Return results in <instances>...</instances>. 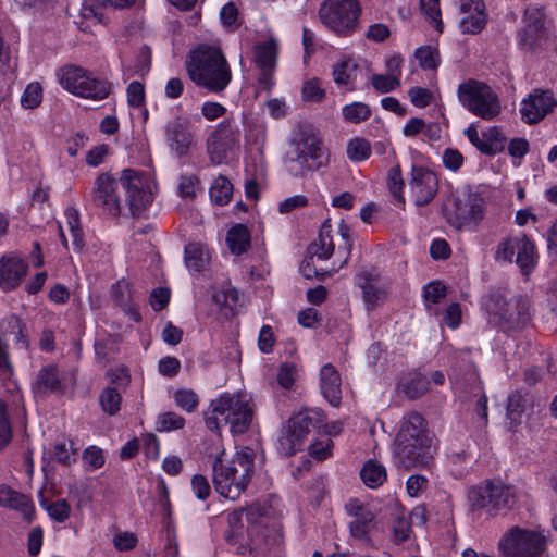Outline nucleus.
<instances>
[{"mask_svg": "<svg viewBox=\"0 0 557 557\" xmlns=\"http://www.w3.org/2000/svg\"><path fill=\"white\" fill-rule=\"evenodd\" d=\"M0 506L18 510L27 521H32L35 515L32 500L8 485H0Z\"/></svg>", "mask_w": 557, "mask_h": 557, "instance_id": "27", "label": "nucleus"}, {"mask_svg": "<svg viewBox=\"0 0 557 557\" xmlns=\"http://www.w3.org/2000/svg\"><path fill=\"white\" fill-rule=\"evenodd\" d=\"M458 99L473 114L491 120L500 112L497 95L485 83L469 79L458 86Z\"/></svg>", "mask_w": 557, "mask_h": 557, "instance_id": "7", "label": "nucleus"}, {"mask_svg": "<svg viewBox=\"0 0 557 557\" xmlns=\"http://www.w3.org/2000/svg\"><path fill=\"white\" fill-rule=\"evenodd\" d=\"M120 183L126 190V201L132 215H140L152 201L147 174L134 169H124Z\"/></svg>", "mask_w": 557, "mask_h": 557, "instance_id": "13", "label": "nucleus"}, {"mask_svg": "<svg viewBox=\"0 0 557 557\" xmlns=\"http://www.w3.org/2000/svg\"><path fill=\"white\" fill-rule=\"evenodd\" d=\"M189 58L187 71L196 85L212 92H221L228 86L232 72L220 47L199 45Z\"/></svg>", "mask_w": 557, "mask_h": 557, "instance_id": "2", "label": "nucleus"}, {"mask_svg": "<svg viewBox=\"0 0 557 557\" xmlns=\"http://www.w3.org/2000/svg\"><path fill=\"white\" fill-rule=\"evenodd\" d=\"M185 419L174 412V411H166L158 414L156 420V430L158 432H171L181 430L185 426Z\"/></svg>", "mask_w": 557, "mask_h": 557, "instance_id": "45", "label": "nucleus"}, {"mask_svg": "<svg viewBox=\"0 0 557 557\" xmlns=\"http://www.w3.org/2000/svg\"><path fill=\"white\" fill-rule=\"evenodd\" d=\"M463 134L484 154L494 156L505 149L506 137L497 127H491L480 136L476 127L472 124L463 131Z\"/></svg>", "mask_w": 557, "mask_h": 557, "instance_id": "22", "label": "nucleus"}, {"mask_svg": "<svg viewBox=\"0 0 557 557\" xmlns=\"http://www.w3.org/2000/svg\"><path fill=\"white\" fill-rule=\"evenodd\" d=\"M296 371L297 370L294 363H283L277 373L278 384L285 389L290 388L295 382Z\"/></svg>", "mask_w": 557, "mask_h": 557, "instance_id": "63", "label": "nucleus"}, {"mask_svg": "<svg viewBox=\"0 0 557 557\" xmlns=\"http://www.w3.org/2000/svg\"><path fill=\"white\" fill-rule=\"evenodd\" d=\"M209 255L205 246L199 243H189L184 248V261L186 267L195 272L202 271L209 263Z\"/></svg>", "mask_w": 557, "mask_h": 557, "instance_id": "32", "label": "nucleus"}, {"mask_svg": "<svg viewBox=\"0 0 557 557\" xmlns=\"http://www.w3.org/2000/svg\"><path fill=\"white\" fill-rule=\"evenodd\" d=\"M127 102L131 107L139 108L145 101V87L141 83L134 81L127 89Z\"/></svg>", "mask_w": 557, "mask_h": 557, "instance_id": "62", "label": "nucleus"}, {"mask_svg": "<svg viewBox=\"0 0 557 557\" xmlns=\"http://www.w3.org/2000/svg\"><path fill=\"white\" fill-rule=\"evenodd\" d=\"M408 186L414 203L422 207L434 199L438 190V180L431 170L412 165Z\"/></svg>", "mask_w": 557, "mask_h": 557, "instance_id": "17", "label": "nucleus"}, {"mask_svg": "<svg viewBox=\"0 0 557 557\" xmlns=\"http://www.w3.org/2000/svg\"><path fill=\"white\" fill-rule=\"evenodd\" d=\"M33 388L34 392L39 395L61 393L63 391V386L60 380L58 367L54 364H47L42 367L38 371Z\"/></svg>", "mask_w": 557, "mask_h": 557, "instance_id": "29", "label": "nucleus"}, {"mask_svg": "<svg viewBox=\"0 0 557 557\" xmlns=\"http://www.w3.org/2000/svg\"><path fill=\"white\" fill-rule=\"evenodd\" d=\"M277 58V44L269 39L255 46V62L259 69H274Z\"/></svg>", "mask_w": 557, "mask_h": 557, "instance_id": "35", "label": "nucleus"}, {"mask_svg": "<svg viewBox=\"0 0 557 557\" xmlns=\"http://www.w3.org/2000/svg\"><path fill=\"white\" fill-rule=\"evenodd\" d=\"M408 96L412 104L418 108H424L430 104L432 100V92L422 87H411L408 91Z\"/></svg>", "mask_w": 557, "mask_h": 557, "instance_id": "64", "label": "nucleus"}, {"mask_svg": "<svg viewBox=\"0 0 557 557\" xmlns=\"http://www.w3.org/2000/svg\"><path fill=\"white\" fill-rule=\"evenodd\" d=\"M498 317L497 322L506 332L524 329L531 319L529 306L525 302L516 304L515 308L500 312Z\"/></svg>", "mask_w": 557, "mask_h": 557, "instance_id": "28", "label": "nucleus"}, {"mask_svg": "<svg viewBox=\"0 0 557 557\" xmlns=\"http://www.w3.org/2000/svg\"><path fill=\"white\" fill-rule=\"evenodd\" d=\"M302 100L307 102H320L325 98V90L322 88L321 79L312 77L306 81L301 88Z\"/></svg>", "mask_w": 557, "mask_h": 557, "instance_id": "53", "label": "nucleus"}, {"mask_svg": "<svg viewBox=\"0 0 557 557\" xmlns=\"http://www.w3.org/2000/svg\"><path fill=\"white\" fill-rule=\"evenodd\" d=\"M27 274V263L17 255L9 253L0 259V288L12 290Z\"/></svg>", "mask_w": 557, "mask_h": 557, "instance_id": "23", "label": "nucleus"}, {"mask_svg": "<svg viewBox=\"0 0 557 557\" xmlns=\"http://www.w3.org/2000/svg\"><path fill=\"white\" fill-rule=\"evenodd\" d=\"M320 387L323 397L334 407L342 400L341 376L331 363L324 364L320 370Z\"/></svg>", "mask_w": 557, "mask_h": 557, "instance_id": "26", "label": "nucleus"}, {"mask_svg": "<svg viewBox=\"0 0 557 557\" xmlns=\"http://www.w3.org/2000/svg\"><path fill=\"white\" fill-rule=\"evenodd\" d=\"M233 185L230 180L225 176H218L212 186L210 187L209 194L211 200L220 206L228 203L232 197Z\"/></svg>", "mask_w": 557, "mask_h": 557, "instance_id": "41", "label": "nucleus"}, {"mask_svg": "<svg viewBox=\"0 0 557 557\" xmlns=\"http://www.w3.org/2000/svg\"><path fill=\"white\" fill-rule=\"evenodd\" d=\"M387 186L393 198L398 202V205H405V198L403 195L404 180L401 177V170L399 165L393 166L388 171L387 175Z\"/></svg>", "mask_w": 557, "mask_h": 557, "instance_id": "52", "label": "nucleus"}, {"mask_svg": "<svg viewBox=\"0 0 557 557\" xmlns=\"http://www.w3.org/2000/svg\"><path fill=\"white\" fill-rule=\"evenodd\" d=\"M432 441L424 418L416 411L406 414L394 442L396 466L405 470L426 468L433 459Z\"/></svg>", "mask_w": 557, "mask_h": 557, "instance_id": "1", "label": "nucleus"}, {"mask_svg": "<svg viewBox=\"0 0 557 557\" xmlns=\"http://www.w3.org/2000/svg\"><path fill=\"white\" fill-rule=\"evenodd\" d=\"M360 476L368 487L376 488L385 482L387 474L383 465L374 460H368L361 468Z\"/></svg>", "mask_w": 557, "mask_h": 557, "instance_id": "36", "label": "nucleus"}, {"mask_svg": "<svg viewBox=\"0 0 557 557\" xmlns=\"http://www.w3.org/2000/svg\"><path fill=\"white\" fill-rule=\"evenodd\" d=\"M467 496L472 512H484L491 518L512 510L518 499L515 486L500 480H485L471 486Z\"/></svg>", "mask_w": 557, "mask_h": 557, "instance_id": "4", "label": "nucleus"}, {"mask_svg": "<svg viewBox=\"0 0 557 557\" xmlns=\"http://www.w3.org/2000/svg\"><path fill=\"white\" fill-rule=\"evenodd\" d=\"M210 409L221 414L233 434H243L250 426L252 410L248 400L239 395L223 394L211 401Z\"/></svg>", "mask_w": 557, "mask_h": 557, "instance_id": "11", "label": "nucleus"}, {"mask_svg": "<svg viewBox=\"0 0 557 557\" xmlns=\"http://www.w3.org/2000/svg\"><path fill=\"white\" fill-rule=\"evenodd\" d=\"M294 149L286 153L284 163L286 170L294 176H299L311 171L307 157L304 154L296 138L293 140Z\"/></svg>", "mask_w": 557, "mask_h": 557, "instance_id": "34", "label": "nucleus"}, {"mask_svg": "<svg viewBox=\"0 0 557 557\" xmlns=\"http://www.w3.org/2000/svg\"><path fill=\"white\" fill-rule=\"evenodd\" d=\"M174 403L182 410L190 413L196 410L199 405V397L193 389L180 388L173 394Z\"/></svg>", "mask_w": 557, "mask_h": 557, "instance_id": "51", "label": "nucleus"}, {"mask_svg": "<svg viewBox=\"0 0 557 557\" xmlns=\"http://www.w3.org/2000/svg\"><path fill=\"white\" fill-rule=\"evenodd\" d=\"M443 165L453 172H457L463 164V156L458 149L446 148L442 154Z\"/></svg>", "mask_w": 557, "mask_h": 557, "instance_id": "58", "label": "nucleus"}, {"mask_svg": "<svg viewBox=\"0 0 557 557\" xmlns=\"http://www.w3.org/2000/svg\"><path fill=\"white\" fill-rule=\"evenodd\" d=\"M444 216L456 230H475L485 215L484 198L472 190H466L446 203Z\"/></svg>", "mask_w": 557, "mask_h": 557, "instance_id": "5", "label": "nucleus"}, {"mask_svg": "<svg viewBox=\"0 0 557 557\" xmlns=\"http://www.w3.org/2000/svg\"><path fill=\"white\" fill-rule=\"evenodd\" d=\"M304 441L287 423V426L281 431L277 438V450L284 456L294 455L297 450L301 449Z\"/></svg>", "mask_w": 557, "mask_h": 557, "instance_id": "37", "label": "nucleus"}, {"mask_svg": "<svg viewBox=\"0 0 557 557\" xmlns=\"http://www.w3.org/2000/svg\"><path fill=\"white\" fill-rule=\"evenodd\" d=\"M373 88L381 94H386L395 90L400 86V81L396 76L373 74L371 77Z\"/></svg>", "mask_w": 557, "mask_h": 557, "instance_id": "57", "label": "nucleus"}, {"mask_svg": "<svg viewBox=\"0 0 557 557\" xmlns=\"http://www.w3.org/2000/svg\"><path fill=\"white\" fill-rule=\"evenodd\" d=\"M191 490L198 499L205 500L211 494V486L208 479L202 474H195L191 478Z\"/></svg>", "mask_w": 557, "mask_h": 557, "instance_id": "61", "label": "nucleus"}, {"mask_svg": "<svg viewBox=\"0 0 557 557\" xmlns=\"http://www.w3.org/2000/svg\"><path fill=\"white\" fill-rule=\"evenodd\" d=\"M403 393L409 399L421 397L429 389V380L421 373H413L403 383Z\"/></svg>", "mask_w": 557, "mask_h": 557, "instance_id": "42", "label": "nucleus"}, {"mask_svg": "<svg viewBox=\"0 0 557 557\" xmlns=\"http://www.w3.org/2000/svg\"><path fill=\"white\" fill-rule=\"evenodd\" d=\"M525 404L527 395H523L520 391L509 394L507 399V417L511 421L518 420L524 412Z\"/></svg>", "mask_w": 557, "mask_h": 557, "instance_id": "55", "label": "nucleus"}, {"mask_svg": "<svg viewBox=\"0 0 557 557\" xmlns=\"http://www.w3.org/2000/svg\"><path fill=\"white\" fill-rule=\"evenodd\" d=\"M42 100V88L39 83H30L26 86L22 97L21 104L25 109L37 108Z\"/></svg>", "mask_w": 557, "mask_h": 557, "instance_id": "56", "label": "nucleus"}, {"mask_svg": "<svg viewBox=\"0 0 557 557\" xmlns=\"http://www.w3.org/2000/svg\"><path fill=\"white\" fill-rule=\"evenodd\" d=\"M515 262L523 275H529L535 268L537 261L536 246L525 234L509 236L502 239L495 251V260Z\"/></svg>", "mask_w": 557, "mask_h": 557, "instance_id": "9", "label": "nucleus"}, {"mask_svg": "<svg viewBox=\"0 0 557 557\" xmlns=\"http://www.w3.org/2000/svg\"><path fill=\"white\" fill-rule=\"evenodd\" d=\"M111 297L113 301L120 306L123 311L128 313L135 321L140 320V314L134 307L132 299L131 285L127 281H117L111 287Z\"/></svg>", "mask_w": 557, "mask_h": 557, "instance_id": "30", "label": "nucleus"}, {"mask_svg": "<svg viewBox=\"0 0 557 557\" xmlns=\"http://www.w3.org/2000/svg\"><path fill=\"white\" fill-rule=\"evenodd\" d=\"M331 232V220L327 219L322 223L318 238L308 246L307 256L299 268L300 273L306 278H323L325 275H331L336 272V269L333 268L331 271L320 273L313 265L314 258L318 260H327L334 253V243Z\"/></svg>", "mask_w": 557, "mask_h": 557, "instance_id": "12", "label": "nucleus"}, {"mask_svg": "<svg viewBox=\"0 0 557 557\" xmlns=\"http://www.w3.org/2000/svg\"><path fill=\"white\" fill-rule=\"evenodd\" d=\"M343 117L345 121L354 124L367 121L371 116V109L363 102H352L343 108Z\"/></svg>", "mask_w": 557, "mask_h": 557, "instance_id": "46", "label": "nucleus"}, {"mask_svg": "<svg viewBox=\"0 0 557 557\" xmlns=\"http://www.w3.org/2000/svg\"><path fill=\"white\" fill-rule=\"evenodd\" d=\"M117 181L109 173H101L95 180L91 200L112 216L121 214V199L116 191Z\"/></svg>", "mask_w": 557, "mask_h": 557, "instance_id": "18", "label": "nucleus"}, {"mask_svg": "<svg viewBox=\"0 0 557 557\" xmlns=\"http://www.w3.org/2000/svg\"><path fill=\"white\" fill-rule=\"evenodd\" d=\"M355 283L362 292V300L367 311L374 310L388 297L389 285L382 280L374 269H362L356 274Z\"/></svg>", "mask_w": 557, "mask_h": 557, "instance_id": "16", "label": "nucleus"}, {"mask_svg": "<svg viewBox=\"0 0 557 557\" xmlns=\"http://www.w3.org/2000/svg\"><path fill=\"white\" fill-rule=\"evenodd\" d=\"M39 504L49 517L58 523L65 522L71 515V506L66 499L61 498L55 502H49L41 495Z\"/></svg>", "mask_w": 557, "mask_h": 557, "instance_id": "39", "label": "nucleus"}, {"mask_svg": "<svg viewBox=\"0 0 557 557\" xmlns=\"http://www.w3.org/2000/svg\"><path fill=\"white\" fill-rule=\"evenodd\" d=\"M296 140L307 157L311 171H318L329 165L330 152L320 136L314 133L301 132Z\"/></svg>", "mask_w": 557, "mask_h": 557, "instance_id": "21", "label": "nucleus"}, {"mask_svg": "<svg viewBox=\"0 0 557 557\" xmlns=\"http://www.w3.org/2000/svg\"><path fill=\"white\" fill-rule=\"evenodd\" d=\"M12 438L11 426L7 417V405L0 399V451Z\"/></svg>", "mask_w": 557, "mask_h": 557, "instance_id": "59", "label": "nucleus"}, {"mask_svg": "<svg viewBox=\"0 0 557 557\" xmlns=\"http://www.w3.org/2000/svg\"><path fill=\"white\" fill-rule=\"evenodd\" d=\"M419 64L424 70H434L440 63V53L436 48L431 46L420 47L414 52Z\"/></svg>", "mask_w": 557, "mask_h": 557, "instance_id": "54", "label": "nucleus"}, {"mask_svg": "<svg viewBox=\"0 0 557 557\" xmlns=\"http://www.w3.org/2000/svg\"><path fill=\"white\" fill-rule=\"evenodd\" d=\"M83 461L89 470L99 469L104 463L102 450L97 446H89L83 453Z\"/></svg>", "mask_w": 557, "mask_h": 557, "instance_id": "60", "label": "nucleus"}, {"mask_svg": "<svg viewBox=\"0 0 557 557\" xmlns=\"http://www.w3.org/2000/svg\"><path fill=\"white\" fill-rule=\"evenodd\" d=\"M238 143V127L230 119H225L207 138L206 146L210 161L216 165L223 163Z\"/></svg>", "mask_w": 557, "mask_h": 557, "instance_id": "14", "label": "nucleus"}, {"mask_svg": "<svg viewBox=\"0 0 557 557\" xmlns=\"http://www.w3.org/2000/svg\"><path fill=\"white\" fill-rule=\"evenodd\" d=\"M190 121L184 116H175L165 125V138L172 152L177 157L186 156L194 143Z\"/></svg>", "mask_w": 557, "mask_h": 557, "instance_id": "20", "label": "nucleus"}, {"mask_svg": "<svg viewBox=\"0 0 557 557\" xmlns=\"http://www.w3.org/2000/svg\"><path fill=\"white\" fill-rule=\"evenodd\" d=\"M557 107L550 90L534 89L527 99L521 102L520 113L527 124H536Z\"/></svg>", "mask_w": 557, "mask_h": 557, "instance_id": "19", "label": "nucleus"}, {"mask_svg": "<svg viewBox=\"0 0 557 557\" xmlns=\"http://www.w3.org/2000/svg\"><path fill=\"white\" fill-rule=\"evenodd\" d=\"M121 400L122 397L120 393L113 386L106 387L99 396L102 410L110 416H114L120 410Z\"/></svg>", "mask_w": 557, "mask_h": 557, "instance_id": "49", "label": "nucleus"}, {"mask_svg": "<svg viewBox=\"0 0 557 557\" xmlns=\"http://www.w3.org/2000/svg\"><path fill=\"white\" fill-rule=\"evenodd\" d=\"M65 216L67 219V227L72 235L73 247L75 250L81 251L84 247V233L81 227L79 214L75 208H66Z\"/></svg>", "mask_w": 557, "mask_h": 557, "instance_id": "43", "label": "nucleus"}, {"mask_svg": "<svg viewBox=\"0 0 557 557\" xmlns=\"http://www.w3.org/2000/svg\"><path fill=\"white\" fill-rule=\"evenodd\" d=\"M243 509L234 510L227 515V530L225 531V540L231 544H248L252 542V531L256 525L252 523L251 516L255 513L247 511V521L251 525H244Z\"/></svg>", "mask_w": 557, "mask_h": 557, "instance_id": "24", "label": "nucleus"}, {"mask_svg": "<svg viewBox=\"0 0 557 557\" xmlns=\"http://www.w3.org/2000/svg\"><path fill=\"white\" fill-rule=\"evenodd\" d=\"M134 2L135 0H85L81 10V15L85 20L97 18L98 21H101L102 14L99 12V8H126Z\"/></svg>", "mask_w": 557, "mask_h": 557, "instance_id": "33", "label": "nucleus"}, {"mask_svg": "<svg viewBox=\"0 0 557 557\" xmlns=\"http://www.w3.org/2000/svg\"><path fill=\"white\" fill-rule=\"evenodd\" d=\"M361 8L358 0H324L319 9L321 22L339 36L357 29Z\"/></svg>", "mask_w": 557, "mask_h": 557, "instance_id": "6", "label": "nucleus"}, {"mask_svg": "<svg viewBox=\"0 0 557 557\" xmlns=\"http://www.w3.org/2000/svg\"><path fill=\"white\" fill-rule=\"evenodd\" d=\"M60 84L71 94L92 100H102L111 91V84L94 77L79 66L69 65L62 69Z\"/></svg>", "mask_w": 557, "mask_h": 557, "instance_id": "8", "label": "nucleus"}, {"mask_svg": "<svg viewBox=\"0 0 557 557\" xmlns=\"http://www.w3.org/2000/svg\"><path fill=\"white\" fill-rule=\"evenodd\" d=\"M288 423L305 440L308 434L324 425V414L318 409H304L294 413Z\"/></svg>", "mask_w": 557, "mask_h": 557, "instance_id": "25", "label": "nucleus"}, {"mask_svg": "<svg viewBox=\"0 0 557 557\" xmlns=\"http://www.w3.org/2000/svg\"><path fill=\"white\" fill-rule=\"evenodd\" d=\"M486 17L485 11L466 14V17L460 21L459 27L463 34H479L486 25Z\"/></svg>", "mask_w": 557, "mask_h": 557, "instance_id": "50", "label": "nucleus"}, {"mask_svg": "<svg viewBox=\"0 0 557 557\" xmlns=\"http://www.w3.org/2000/svg\"><path fill=\"white\" fill-rule=\"evenodd\" d=\"M78 448L74 446L73 441L59 442L53 444L49 451V457L52 461H55L62 466H71L77 459Z\"/></svg>", "mask_w": 557, "mask_h": 557, "instance_id": "38", "label": "nucleus"}, {"mask_svg": "<svg viewBox=\"0 0 557 557\" xmlns=\"http://www.w3.org/2000/svg\"><path fill=\"white\" fill-rule=\"evenodd\" d=\"M357 64L350 60H344L333 67V78L338 86H347L349 90L354 89Z\"/></svg>", "mask_w": 557, "mask_h": 557, "instance_id": "40", "label": "nucleus"}, {"mask_svg": "<svg viewBox=\"0 0 557 557\" xmlns=\"http://www.w3.org/2000/svg\"><path fill=\"white\" fill-rule=\"evenodd\" d=\"M523 22L524 26L518 32L519 47L523 51L541 49L547 39L544 13L537 8H528Z\"/></svg>", "mask_w": 557, "mask_h": 557, "instance_id": "15", "label": "nucleus"}, {"mask_svg": "<svg viewBox=\"0 0 557 557\" xmlns=\"http://www.w3.org/2000/svg\"><path fill=\"white\" fill-rule=\"evenodd\" d=\"M250 232L244 224L233 225L226 234V244L234 255H243L250 248Z\"/></svg>", "mask_w": 557, "mask_h": 557, "instance_id": "31", "label": "nucleus"}, {"mask_svg": "<svg viewBox=\"0 0 557 557\" xmlns=\"http://www.w3.org/2000/svg\"><path fill=\"white\" fill-rule=\"evenodd\" d=\"M374 528V515L369 511L360 515L349 522L350 534L356 539H367L371 530Z\"/></svg>", "mask_w": 557, "mask_h": 557, "instance_id": "44", "label": "nucleus"}, {"mask_svg": "<svg viewBox=\"0 0 557 557\" xmlns=\"http://www.w3.org/2000/svg\"><path fill=\"white\" fill-rule=\"evenodd\" d=\"M498 546L505 557H541L545 549V537L516 525L503 535Z\"/></svg>", "mask_w": 557, "mask_h": 557, "instance_id": "10", "label": "nucleus"}, {"mask_svg": "<svg viewBox=\"0 0 557 557\" xmlns=\"http://www.w3.org/2000/svg\"><path fill=\"white\" fill-rule=\"evenodd\" d=\"M346 152L349 160L360 162L371 156V145L367 139L357 137L348 141Z\"/></svg>", "mask_w": 557, "mask_h": 557, "instance_id": "48", "label": "nucleus"}, {"mask_svg": "<svg viewBox=\"0 0 557 557\" xmlns=\"http://www.w3.org/2000/svg\"><path fill=\"white\" fill-rule=\"evenodd\" d=\"M212 468L215 491L225 498L236 500L250 482L255 469V453L245 447L232 459H225L221 455L215 458Z\"/></svg>", "mask_w": 557, "mask_h": 557, "instance_id": "3", "label": "nucleus"}, {"mask_svg": "<svg viewBox=\"0 0 557 557\" xmlns=\"http://www.w3.org/2000/svg\"><path fill=\"white\" fill-rule=\"evenodd\" d=\"M420 8L429 24L442 33L444 24L441 20L440 0H420Z\"/></svg>", "mask_w": 557, "mask_h": 557, "instance_id": "47", "label": "nucleus"}]
</instances>
